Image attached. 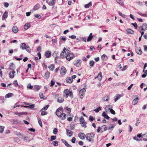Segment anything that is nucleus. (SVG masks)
Returning a JSON list of instances; mask_svg holds the SVG:
<instances>
[{"label": "nucleus", "instance_id": "2eb2a0df", "mask_svg": "<svg viewBox=\"0 0 147 147\" xmlns=\"http://www.w3.org/2000/svg\"><path fill=\"white\" fill-rule=\"evenodd\" d=\"M137 137H134V139L135 140H136L137 141H141V140H139L137 138V137H138L139 138H140L142 137V135L141 134H137Z\"/></svg>", "mask_w": 147, "mask_h": 147}, {"label": "nucleus", "instance_id": "0e129e2a", "mask_svg": "<svg viewBox=\"0 0 147 147\" xmlns=\"http://www.w3.org/2000/svg\"><path fill=\"white\" fill-rule=\"evenodd\" d=\"M47 112L45 111H42L41 113L42 115L43 116L47 115Z\"/></svg>", "mask_w": 147, "mask_h": 147}, {"label": "nucleus", "instance_id": "c756f323", "mask_svg": "<svg viewBox=\"0 0 147 147\" xmlns=\"http://www.w3.org/2000/svg\"><path fill=\"white\" fill-rule=\"evenodd\" d=\"M92 5V2H90L88 4H86L85 5L84 7L86 8H88L90 6H91Z\"/></svg>", "mask_w": 147, "mask_h": 147}, {"label": "nucleus", "instance_id": "4c0bfd02", "mask_svg": "<svg viewBox=\"0 0 147 147\" xmlns=\"http://www.w3.org/2000/svg\"><path fill=\"white\" fill-rule=\"evenodd\" d=\"M109 95H107L106 96L103 97V100L104 101H107L109 100Z\"/></svg>", "mask_w": 147, "mask_h": 147}, {"label": "nucleus", "instance_id": "c03bdc74", "mask_svg": "<svg viewBox=\"0 0 147 147\" xmlns=\"http://www.w3.org/2000/svg\"><path fill=\"white\" fill-rule=\"evenodd\" d=\"M94 64V61H90L89 63V65L91 66H93Z\"/></svg>", "mask_w": 147, "mask_h": 147}, {"label": "nucleus", "instance_id": "1a4fd4ad", "mask_svg": "<svg viewBox=\"0 0 147 147\" xmlns=\"http://www.w3.org/2000/svg\"><path fill=\"white\" fill-rule=\"evenodd\" d=\"M92 135L90 134H87L86 136V140L90 142L91 141V139L92 138Z\"/></svg>", "mask_w": 147, "mask_h": 147}, {"label": "nucleus", "instance_id": "39448f33", "mask_svg": "<svg viewBox=\"0 0 147 147\" xmlns=\"http://www.w3.org/2000/svg\"><path fill=\"white\" fill-rule=\"evenodd\" d=\"M85 92L86 90L84 88H83L80 90L79 95L80 96V97L81 98H83V96L85 94Z\"/></svg>", "mask_w": 147, "mask_h": 147}, {"label": "nucleus", "instance_id": "680f3d73", "mask_svg": "<svg viewBox=\"0 0 147 147\" xmlns=\"http://www.w3.org/2000/svg\"><path fill=\"white\" fill-rule=\"evenodd\" d=\"M118 13L120 16H121L123 18H125V16H126L125 15L123 14L122 13H121L120 11Z\"/></svg>", "mask_w": 147, "mask_h": 147}, {"label": "nucleus", "instance_id": "aec40b11", "mask_svg": "<svg viewBox=\"0 0 147 147\" xmlns=\"http://www.w3.org/2000/svg\"><path fill=\"white\" fill-rule=\"evenodd\" d=\"M102 116L104 117L107 119H109L110 118L108 115L105 112H103L102 113Z\"/></svg>", "mask_w": 147, "mask_h": 147}, {"label": "nucleus", "instance_id": "c9c22d12", "mask_svg": "<svg viewBox=\"0 0 147 147\" xmlns=\"http://www.w3.org/2000/svg\"><path fill=\"white\" fill-rule=\"evenodd\" d=\"M28 106L26 107L28 108L33 109L35 107V105L34 104L30 105L28 104Z\"/></svg>", "mask_w": 147, "mask_h": 147}, {"label": "nucleus", "instance_id": "20e7f679", "mask_svg": "<svg viewBox=\"0 0 147 147\" xmlns=\"http://www.w3.org/2000/svg\"><path fill=\"white\" fill-rule=\"evenodd\" d=\"M80 123L81 125L84 128H86L87 127L86 125V123L83 117L81 116L80 117Z\"/></svg>", "mask_w": 147, "mask_h": 147}, {"label": "nucleus", "instance_id": "e433bc0d", "mask_svg": "<svg viewBox=\"0 0 147 147\" xmlns=\"http://www.w3.org/2000/svg\"><path fill=\"white\" fill-rule=\"evenodd\" d=\"M15 68V65L12 63H11V65L9 66V69L11 70H13Z\"/></svg>", "mask_w": 147, "mask_h": 147}, {"label": "nucleus", "instance_id": "7c9ffc66", "mask_svg": "<svg viewBox=\"0 0 147 147\" xmlns=\"http://www.w3.org/2000/svg\"><path fill=\"white\" fill-rule=\"evenodd\" d=\"M136 53L139 55H141L142 53V52L141 49H136Z\"/></svg>", "mask_w": 147, "mask_h": 147}, {"label": "nucleus", "instance_id": "412c9836", "mask_svg": "<svg viewBox=\"0 0 147 147\" xmlns=\"http://www.w3.org/2000/svg\"><path fill=\"white\" fill-rule=\"evenodd\" d=\"M15 71L13 70L11 72H10L9 73V77L11 78H13L14 77V74L15 73Z\"/></svg>", "mask_w": 147, "mask_h": 147}, {"label": "nucleus", "instance_id": "4468645a", "mask_svg": "<svg viewBox=\"0 0 147 147\" xmlns=\"http://www.w3.org/2000/svg\"><path fill=\"white\" fill-rule=\"evenodd\" d=\"M116 125L115 124H110V126L108 127V129L109 130H111V131L114 128Z\"/></svg>", "mask_w": 147, "mask_h": 147}, {"label": "nucleus", "instance_id": "dca6fc26", "mask_svg": "<svg viewBox=\"0 0 147 147\" xmlns=\"http://www.w3.org/2000/svg\"><path fill=\"white\" fill-rule=\"evenodd\" d=\"M51 53L50 51H48L45 53V55L47 58H49L51 56Z\"/></svg>", "mask_w": 147, "mask_h": 147}, {"label": "nucleus", "instance_id": "ddd939ff", "mask_svg": "<svg viewBox=\"0 0 147 147\" xmlns=\"http://www.w3.org/2000/svg\"><path fill=\"white\" fill-rule=\"evenodd\" d=\"M12 31L14 33H16L18 31V29L16 26H13L12 27Z\"/></svg>", "mask_w": 147, "mask_h": 147}, {"label": "nucleus", "instance_id": "7ed1b4c3", "mask_svg": "<svg viewBox=\"0 0 147 147\" xmlns=\"http://www.w3.org/2000/svg\"><path fill=\"white\" fill-rule=\"evenodd\" d=\"M64 95L67 98L68 97L69 95L71 98H72L73 97V93L72 92L68 89H65L63 91Z\"/></svg>", "mask_w": 147, "mask_h": 147}, {"label": "nucleus", "instance_id": "bb28decb", "mask_svg": "<svg viewBox=\"0 0 147 147\" xmlns=\"http://www.w3.org/2000/svg\"><path fill=\"white\" fill-rule=\"evenodd\" d=\"M66 81L67 83H71L72 82L73 80L72 79V78H71L69 77L66 78Z\"/></svg>", "mask_w": 147, "mask_h": 147}, {"label": "nucleus", "instance_id": "72a5a7b5", "mask_svg": "<svg viewBox=\"0 0 147 147\" xmlns=\"http://www.w3.org/2000/svg\"><path fill=\"white\" fill-rule=\"evenodd\" d=\"M57 102L59 103L63 102L64 101V99L61 97H59L57 99Z\"/></svg>", "mask_w": 147, "mask_h": 147}, {"label": "nucleus", "instance_id": "f257e3e1", "mask_svg": "<svg viewBox=\"0 0 147 147\" xmlns=\"http://www.w3.org/2000/svg\"><path fill=\"white\" fill-rule=\"evenodd\" d=\"M60 56L62 58H66V59L69 61L72 59L74 57L73 53H71L70 49L69 48L65 47L61 52Z\"/></svg>", "mask_w": 147, "mask_h": 147}, {"label": "nucleus", "instance_id": "423d86ee", "mask_svg": "<svg viewBox=\"0 0 147 147\" xmlns=\"http://www.w3.org/2000/svg\"><path fill=\"white\" fill-rule=\"evenodd\" d=\"M46 2L50 6H53V8L55 3V0H46Z\"/></svg>", "mask_w": 147, "mask_h": 147}, {"label": "nucleus", "instance_id": "4d7b16f0", "mask_svg": "<svg viewBox=\"0 0 147 147\" xmlns=\"http://www.w3.org/2000/svg\"><path fill=\"white\" fill-rule=\"evenodd\" d=\"M131 24L133 25L134 27L136 28V29L138 27L137 24L136 23H132Z\"/></svg>", "mask_w": 147, "mask_h": 147}, {"label": "nucleus", "instance_id": "f03ea898", "mask_svg": "<svg viewBox=\"0 0 147 147\" xmlns=\"http://www.w3.org/2000/svg\"><path fill=\"white\" fill-rule=\"evenodd\" d=\"M62 110V108L60 107L57 109L55 113L59 118L62 120H64L66 117V115L65 114L63 113Z\"/></svg>", "mask_w": 147, "mask_h": 147}, {"label": "nucleus", "instance_id": "37998d69", "mask_svg": "<svg viewBox=\"0 0 147 147\" xmlns=\"http://www.w3.org/2000/svg\"><path fill=\"white\" fill-rule=\"evenodd\" d=\"M117 2L120 4L121 6L123 5V3L121 0H116Z\"/></svg>", "mask_w": 147, "mask_h": 147}, {"label": "nucleus", "instance_id": "c85d7f7f", "mask_svg": "<svg viewBox=\"0 0 147 147\" xmlns=\"http://www.w3.org/2000/svg\"><path fill=\"white\" fill-rule=\"evenodd\" d=\"M143 140L144 141H147V133L142 135Z\"/></svg>", "mask_w": 147, "mask_h": 147}, {"label": "nucleus", "instance_id": "13d9d810", "mask_svg": "<svg viewBox=\"0 0 147 147\" xmlns=\"http://www.w3.org/2000/svg\"><path fill=\"white\" fill-rule=\"evenodd\" d=\"M70 127L71 130H74V123H71L70 125Z\"/></svg>", "mask_w": 147, "mask_h": 147}, {"label": "nucleus", "instance_id": "052dcab7", "mask_svg": "<svg viewBox=\"0 0 147 147\" xmlns=\"http://www.w3.org/2000/svg\"><path fill=\"white\" fill-rule=\"evenodd\" d=\"M94 118L92 116H90L89 117V120L91 122H92L94 120Z\"/></svg>", "mask_w": 147, "mask_h": 147}, {"label": "nucleus", "instance_id": "393cba45", "mask_svg": "<svg viewBox=\"0 0 147 147\" xmlns=\"http://www.w3.org/2000/svg\"><path fill=\"white\" fill-rule=\"evenodd\" d=\"M138 97H136L133 101L132 104L133 105H135L138 102Z\"/></svg>", "mask_w": 147, "mask_h": 147}, {"label": "nucleus", "instance_id": "473e14b6", "mask_svg": "<svg viewBox=\"0 0 147 147\" xmlns=\"http://www.w3.org/2000/svg\"><path fill=\"white\" fill-rule=\"evenodd\" d=\"M107 57L105 54H103L101 56V59L103 60H106L107 59Z\"/></svg>", "mask_w": 147, "mask_h": 147}, {"label": "nucleus", "instance_id": "a211bd4d", "mask_svg": "<svg viewBox=\"0 0 147 147\" xmlns=\"http://www.w3.org/2000/svg\"><path fill=\"white\" fill-rule=\"evenodd\" d=\"M112 108V105H109L106 106L105 108V110L106 111H110Z\"/></svg>", "mask_w": 147, "mask_h": 147}, {"label": "nucleus", "instance_id": "69168bd1", "mask_svg": "<svg viewBox=\"0 0 147 147\" xmlns=\"http://www.w3.org/2000/svg\"><path fill=\"white\" fill-rule=\"evenodd\" d=\"M53 144L54 146H57L58 145V142L57 141H55L53 142Z\"/></svg>", "mask_w": 147, "mask_h": 147}, {"label": "nucleus", "instance_id": "cd10ccee", "mask_svg": "<svg viewBox=\"0 0 147 147\" xmlns=\"http://www.w3.org/2000/svg\"><path fill=\"white\" fill-rule=\"evenodd\" d=\"M40 8L39 5L38 4H37L34 7L33 9L34 11Z\"/></svg>", "mask_w": 147, "mask_h": 147}, {"label": "nucleus", "instance_id": "79ce46f5", "mask_svg": "<svg viewBox=\"0 0 147 147\" xmlns=\"http://www.w3.org/2000/svg\"><path fill=\"white\" fill-rule=\"evenodd\" d=\"M65 109L67 111V113H70L71 112V110L70 108H68L67 107H65Z\"/></svg>", "mask_w": 147, "mask_h": 147}, {"label": "nucleus", "instance_id": "6e6552de", "mask_svg": "<svg viewBox=\"0 0 147 147\" xmlns=\"http://www.w3.org/2000/svg\"><path fill=\"white\" fill-rule=\"evenodd\" d=\"M81 62V60H77L75 61L74 63V64L77 67H79L80 65Z\"/></svg>", "mask_w": 147, "mask_h": 147}, {"label": "nucleus", "instance_id": "b1692460", "mask_svg": "<svg viewBox=\"0 0 147 147\" xmlns=\"http://www.w3.org/2000/svg\"><path fill=\"white\" fill-rule=\"evenodd\" d=\"M30 24L29 23H27L25 25L24 28L25 30H27L30 26Z\"/></svg>", "mask_w": 147, "mask_h": 147}, {"label": "nucleus", "instance_id": "603ef678", "mask_svg": "<svg viewBox=\"0 0 147 147\" xmlns=\"http://www.w3.org/2000/svg\"><path fill=\"white\" fill-rule=\"evenodd\" d=\"M49 107V105H47L45 106L41 110V111H42V110H47L48 108Z\"/></svg>", "mask_w": 147, "mask_h": 147}, {"label": "nucleus", "instance_id": "f8f14e48", "mask_svg": "<svg viewBox=\"0 0 147 147\" xmlns=\"http://www.w3.org/2000/svg\"><path fill=\"white\" fill-rule=\"evenodd\" d=\"M78 137L82 140L85 139L86 137L85 134L83 133H80L78 134Z\"/></svg>", "mask_w": 147, "mask_h": 147}, {"label": "nucleus", "instance_id": "bf43d9fd", "mask_svg": "<svg viewBox=\"0 0 147 147\" xmlns=\"http://www.w3.org/2000/svg\"><path fill=\"white\" fill-rule=\"evenodd\" d=\"M34 16L35 18L39 19H40L41 18V16L40 15L35 14L34 15Z\"/></svg>", "mask_w": 147, "mask_h": 147}, {"label": "nucleus", "instance_id": "338daca9", "mask_svg": "<svg viewBox=\"0 0 147 147\" xmlns=\"http://www.w3.org/2000/svg\"><path fill=\"white\" fill-rule=\"evenodd\" d=\"M104 127V131H106L107 130V128L106 127V125H102L101 126V127Z\"/></svg>", "mask_w": 147, "mask_h": 147}, {"label": "nucleus", "instance_id": "3c124183", "mask_svg": "<svg viewBox=\"0 0 147 147\" xmlns=\"http://www.w3.org/2000/svg\"><path fill=\"white\" fill-rule=\"evenodd\" d=\"M56 138V136H51V141H52L53 140H55Z\"/></svg>", "mask_w": 147, "mask_h": 147}, {"label": "nucleus", "instance_id": "a18cd8bd", "mask_svg": "<svg viewBox=\"0 0 147 147\" xmlns=\"http://www.w3.org/2000/svg\"><path fill=\"white\" fill-rule=\"evenodd\" d=\"M54 67L55 66L53 64L51 65L49 67V69L51 71H53Z\"/></svg>", "mask_w": 147, "mask_h": 147}, {"label": "nucleus", "instance_id": "4be33fe9", "mask_svg": "<svg viewBox=\"0 0 147 147\" xmlns=\"http://www.w3.org/2000/svg\"><path fill=\"white\" fill-rule=\"evenodd\" d=\"M97 78L99 80L101 81L102 78V73L101 72H100L98 73L97 76Z\"/></svg>", "mask_w": 147, "mask_h": 147}, {"label": "nucleus", "instance_id": "a19ab883", "mask_svg": "<svg viewBox=\"0 0 147 147\" xmlns=\"http://www.w3.org/2000/svg\"><path fill=\"white\" fill-rule=\"evenodd\" d=\"M13 95V94L12 93H9L8 94L6 95L5 96V98H9L10 97H11Z\"/></svg>", "mask_w": 147, "mask_h": 147}, {"label": "nucleus", "instance_id": "09e8293b", "mask_svg": "<svg viewBox=\"0 0 147 147\" xmlns=\"http://www.w3.org/2000/svg\"><path fill=\"white\" fill-rule=\"evenodd\" d=\"M101 110V108L100 107H98L96 109L94 110V111L96 113L100 111Z\"/></svg>", "mask_w": 147, "mask_h": 147}, {"label": "nucleus", "instance_id": "6e6d98bb", "mask_svg": "<svg viewBox=\"0 0 147 147\" xmlns=\"http://www.w3.org/2000/svg\"><path fill=\"white\" fill-rule=\"evenodd\" d=\"M13 84L16 87H18L19 86L18 83L16 80L14 81Z\"/></svg>", "mask_w": 147, "mask_h": 147}, {"label": "nucleus", "instance_id": "774afa93", "mask_svg": "<svg viewBox=\"0 0 147 147\" xmlns=\"http://www.w3.org/2000/svg\"><path fill=\"white\" fill-rule=\"evenodd\" d=\"M76 141V138L75 137H73L71 140V142L73 143H75Z\"/></svg>", "mask_w": 147, "mask_h": 147}, {"label": "nucleus", "instance_id": "f704fd0d", "mask_svg": "<svg viewBox=\"0 0 147 147\" xmlns=\"http://www.w3.org/2000/svg\"><path fill=\"white\" fill-rule=\"evenodd\" d=\"M25 50H26V51L29 53H30L31 51V49L30 47L28 46H27V47H26Z\"/></svg>", "mask_w": 147, "mask_h": 147}, {"label": "nucleus", "instance_id": "9b49d317", "mask_svg": "<svg viewBox=\"0 0 147 147\" xmlns=\"http://www.w3.org/2000/svg\"><path fill=\"white\" fill-rule=\"evenodd\" d=\"M20 47L21 49L24 50L25 49L27 46L25 43H22L20 45Z\"/></svg>", "mask_w": 147, "mask_h": 147}, {"label": "nucleus", "instance_id": "8fccbe9b", "mask_svg": "<svg viewBox=\"0 0 147 147\" xmlns=\"http://www.w3.org/2000/svg\"><path fill=\"white\" fill-rule=\"evenodd\" d=\"M25 113L24 112H22L21 113H19L18 112H15V114L16 115H19V116H21L24 114Z\"/></svg>", "mask_w": 147, "mask_h": 147}, {"label": "nucleus", "instance_id": "2f4dec72", "mask_svg": "<svg viewBox=\"0 0 147 147\" xmlns=\"http://www.w3.org/2000/svg\"><path fill=\"white\" fill-rule=\"evenodd\" d=\"M102 127L100 126H98L97 127V132L98 133L100 131L101 133H102L103 132V131L102 130H101V129L102 128Z\"/></svg>", "mask_w": 147, "mask_h": 147}, {"label": "nucleus", "instance_id": "5701e85b", "mask_svg": "<svg viewBox=\"0 0 147 147\" xmlns=\"http://www.w3.org/2000/svg\"><path fill=\"white\" fill-rule=\"evenodd\" d=\"M93 38L92 34V33H91L89 35V36L87 39V41L88 42H89Z\"/></svg>", "mask_w": 147, "mask_h": 147}, {"label": "nucleus", "instance_id": "49530a36", "mask_svg": "<svg viewBox=\"0 0 147 147\" xmlns=\"http://www.w3.org/2000/svg\"><path fill=\"white\" fill-rule=\"evenodd\" d=\"M5 127L3 126H0V132L3 133V131Z\"/></svg>", "mask_w": 147, "mask_h": 147}, {"label": "nucleus", "instance_id": "f3484780", "mask_svg": "<svg viewBox=\"0 0 147 147\" xmlns=\"http://www.w3.org/2000/svg\"><path fill=\"white\" fill-rule=\"evenodd\" d=\"M7 12L5 11L2 16V20H5L7 18Z\"/></svg>", "mask_w": 147, "mask_h": 147}, {"label": "nucleus", "instance_id": "864d4df0", "mask_svg": "<svg viewBox=\"0 0 147 147\" xmlns=\"http://www.w3.org/2000/svg\"><path fill=\"white\" fill-rule=\"evenodd\" d=\"M58 132V130L57 128H55L53 130V133L55 135L56 134H57Z\"/></svg>", "mask_w": 147, "mask_h": 147}, {"label": "nucleus", "instance_id": "6ab92c4d", "mask_svg": "<svg viewBox=\"0 0 147 147\" xmlns=\"http://www.w3.org/2000/svg\"><path fill=\"white\" fill-rule=\"evenodd\" d=\"M62 141L63 143L65 144V145L67 147H72V146L69 145L67 142L65 140H63V139H62Z\"/></svg>", "mask_w": 147, "mask_h": 147}, {"label": "nucleus", "instance_id": "ea45409f", "mask_svg": "<svg viewBox=\"0 0 147 147\" xmlns=\"http://www.w3.org/2000/svg\"><path fill=\"white\" fill-rule=\"evenodd\" d=\"M45 76L46 79H48L49 76V72L48 71L46 72L45 74Z\"/></svg>", "mask_w": 147, "mask_h": 147}, {"label": "nucleus", "instance_id": "0eeeda50", "mask_svg": "<svg viewBox=\"0 0 147 147\" xmlns=\"http://www.w3.org/2000/svg\"><path fill=\"white\" fill-rule=\"evenodd\" d=\"M66 73V70L65 68L64 67H61L60 70V74L62 76L65 75Z\"/></svg>", "mask_w": 147, "mask_h": 147}, {"label": "nucleus", "instance_id": "de8ad7c7", "mask_svg": "<svg viewBox=\"0 0 147 147\" xmlns=\"http://www.w3.org/2000/svg\"><path fill=\"white\" fill-rule=\"evenodd\" d=\"M142 27L145 30H146L147 29V24L146 23H144L143 24Z\"/></svg>", "mask_w": 147, "mask_h": 147}, {"label": "nucleus", "instance_id": "9d476101", "mask_svg": "<svg viewBox=\"0 0 147 147\" xmlns=\"http://www.w3.org/2000/svg\"><path fill=\"white\" fill-rule=\"evenodd\" d=\"M66 130L67 135L68 136L70 137L72 136L73 133L72 131L68 129H67Z\"/></svg>", "mask_w": 147, "mask_h": 147}, {"label": "nucleus", "instance_id": "e2e57ef3", "mask_svg": "<svg viewBox=\"0 0 147 147\" xmlns=\"http://www.w3.org/2000/svg\"><path fill=\"white\" fill-rule=\"evenodd\" d=\"M69 38H72V39H75L76 38V36L75 35H69Z\"/></svg>", "mask_w": 147, "mask_h": 147}, {"label": "nucleus", "instance_id": "5fc2aeb1", "mask_svg": "<svg viewBox=\"0 0 147 147\" xmlns=\"http://www.w3.org/2000/svg\"><path fill=\"white\" fill-rule=\"evenodd\" d=\"M38 123L40 125V126L42 127V122L41 119L39 118H38Z\"/></svg>", "mask_w": 147, "mask_h": 147}, {"label": "nucleus", "instance_id": "58836bf2", "mask_svg": "<svg viewBox=\"0 0 147 147\" xmlns=\"http://www.w3.org/2000/svg\"><path fill=\"white\" fill-rule=\"evenodd\" d=\"M34 89L36 91H38L40 89V88L39 86L36 85L34 86Z\"/></svg>", "mask_w": 147, "mask_h": 147}, {"label": "nucleus", "instance_id": "a878e982", "mask_svg": "<svg viewBox=\"0 0 147 147\" xmlns=\"http://www.w3.org/2000/svg\"><path fill=\"white\" fill-rule=\"evenodd\" d=\"M121 94H117L116 95L115 98L114 99L115 102H116L121 97Z\"/></svg>", "mask_w": 147, "mask_h": 147}]
</instances>
